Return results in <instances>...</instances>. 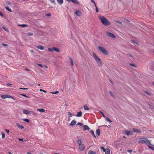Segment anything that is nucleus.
Listing matches in <instances>:
<instances>
[{"instance_id":"1","label":"nucleus","mask_w":154,"mask_h":154,"mask_svg":"<svg viewBox=\"0 0 154 154\" xmlns=\"http://www.w3.org/2000/svg\"><path fill=\"white\" fill-rule=\"evenodd\" d=\"M99 19L101 20L102 23L105 26L109 25L110 24V23L108 20L103 16H100L99 17Z\"/></svg>"},{"instance_id":"2","label":"nucleus","mask_w":154,"mask_h":154,"mask_svg":"<svg viewBox=\"0 0 154 154\" xmlns=\"http://www.w3.org/2000/svg\"><path fill=\"white\" fill-rule=\"evenodd\" d=\"M138 142L140 143L145 144L147 146L151 144L149 140L146 138H140L138 140Z\"/></svg>"},{"instance_id":"3","label":"nucleus","mask_w":154,"mask_h":154,"mask_svg":"<svg viewBox=\"0 0 154 154\" xmlns=\"http://www.w3.org/2000/svg\"><path fill=\"white\" fill-rule=\"evenodd\" d=\"M92 56L97 61L99 66L100 67L102 66L103 65V63L100 59L94 53H93Z\"/></svg>"},{"instance_id":"4","label":"nucleus","mask_w":154,"mask_h":154,"mask_svg":"<svg viewBox=\"0 0 154 154\" xmlns=\"http://www.w3.org/2000/svg\"><path fill=\"white\" fill-rule=\"evenodd\" d=\"M98 48L103 54L107 55L108 54V52L106 50V49L103 47L101 46H98Z\"/></svg>"},{"instance_id":"5","label":"nucleus","mask_w":154,"mask_h":154,"mask_svg":"<svg viewBox=\"0 0 154 154\" xmlns=\"http://www.w3.org/2000/svg\"><path fill=\"white\" fill-rule=\"evenodd\" d=\"M48 50L49 51L51 52H53L54 51H55L57 52H59L60 51V50L59 48L55 47H53L52 48H48Z\"/></svg>"},{"instance_id":"6","label":"nucleus","mask_w":154,"mask_h":154,"mask_svg":"<svg viewBox=\"0 0 154 154\" xmlns=\"http://www.w3.org/2000/svg\"><path fill=\"white\" fill-rule=\"evenodd\" d=\"M106 33L108 35L112 38H116V36L114 34L110 32H107Z\"/></svg>"},{"instance_id":"7","label":"nucleus","mask_w":154,"mask_h":154,"mask_svg":"<svg viewBox=\"0 0 154 154\" xmlns=\"http://www.w3.org/2000/svg\"><path fill=\"white\" fill-rule=\"evenodd\" d=\"M79 148L80 150L82 151L85 149V146L83 144H80L79 145Z\"/></svg>"},{"instance_id":"8","label":"nucleus","mask_w":154,"mask_h":154,"mask_svg":"<svg viewBox=\"0 0 154 154\" xmlns=\"http://www.w3.org/2000/svg\"><path fill=\"white\" fill-rule=\"evenodd\" d=\"M132 130L134 132L137 133H140L141 132V131L136 128H133Z\"/></svg>"},{"instance_id":"9","label":"nucleus","mask_w":154,"mask_h":154,"mask_svg":"<svg viewBox=\"0 0 154 154\" xmlns=\"http://www.w3.org/2000/svg\"><path fill=\"white\" fill-rule=\"evenodd\" d=\"M68 2H72V3L75 4H77L78 2L77 0H66Z\"/></svg>"},{"instance_id":"10","label":"nucleus","mask_w":154,"mask_h":154,"mask_svg":"<svg viewBox=\"0 0 154 154\" xmlns=\"http://www.w3.org/2000/svg\"><path fill=\"white\" fill-rule=\"evenodd\" d=\"M125 132L126 133V134L127 135H129L130 134H132V132L131 131H125Z\"/></svg>"},{"instance_id":"11","label":"nucleus","mask_w":154,"mask_h":154,"mask_svg":"<svg viewBox=\"0 0 154 154\" xmlns=\"http://www.w3.org/2000/svg\"><path fill=\"white\" fill-rule=\"evenodd\" d=\"M83 129L84 131L86 130H89L90 128L87 125H85L83 126Z\"/></svg>"},{"instance_id":"12","label":"nucleus","mask_w":154,"mask_h":154,"mask_svg":"<svg viewBox=\"0 0 154 154\" xmlns=\"http://www.w3.org/2000/svg\"><path fill=\"white\" fill-rule=\"evenodd\" d=\"M16 125L19 128H21V129H23L24 128L23 126L21 125L19 123H16Z\"/></svg>"},{"instance_id":"13","label":"nucleus","mask_w":154,"mask_h":154,"mask_svg":"<svg viewBox=\"0 0 154 154\" xmlns=\"http://www.w3.org/2000/svg\"><path fill=\"white\" fill-rule=\"evenodd\" d=\"M23 112L26 114H30V113L29 111L26 110H23Z\"/></svg>"},{"instance_id":"14","label":"nucleus","mask_w":154,"mask_h":154,"mask_svg":"<svg viewBox=\"0 0 154 154\" xmlns=\"http://www.w3.org/2000/svg\"><path fill=\"white\" fill-rule=\"evenodd\" d=\"M82 112L81 111H80L77 113V114L75 116L76 117H81L82 115Z\"/></svg>"},{"instance_id":"15","label":"nucleus","mask_w":154,"mask_h":154,"mask_svg":"<svg viewBox=\"0 0 154 154\" xmlns=\"http://www.w3.org/2000/svg\"><path fill=\"white\" fill-rule=\"evenodd\" d=\"M37 48H38L40 50H44L45 49L44 47L42 45H39L36 47Z\"/></svg>"},{"instance_id":"16","label":"nucleus","mask_w":154,"mask_h":154,"mask_svg":"<svg viewBox=\"0 0 154 154\" xmlns=\"http://www.w3.org/2000/svg\"><path fill=\"white\" fill-rule=\"evenodd\" d=\"M76 123V122L75 120H72L70 123V125L73 126Z\"/></svg>"},{"instance_id":"17","label":"nucleus","mask_w":154,"mask_h":154,"mask_svg":"<svg viewBox=\"0 0 154 154\" xmlns=\"http://www.w3.org/2000/svg\"><path fill=\"white\" fill-rule=\"evenodd\" d=\"M76 15L78 16H79L81 14V12L79 11H76L75 13Z\"/></svg>"},{"instance_id":"18","label":"nucleus","mask_w":154,"mask_h":154,"mask_svg":"<svg viewBox=\"0 0 154 154\" xmlns=\"http://www.w3.org/2000/svg\"><path fill=\"white\" fill-rule=\"evenodd\" d=\"M104 152H105V154H110V151L109 149L108 148H107L106 150Z\"/></svg>"},{"instance_id":"19","label":"nucleus","mask_w":154,"mask_h":154,"mask_svg":"<svg viewBox=\"0 0 154 154\" xmlns=\"http://www.w3.org/2000/svg\"><path fill=\"white\" fill-rule=\"evenodd\" d=\"M69 60L70 61L71 63V65L72 66H73L74 65V62H73V61L71 57H69Z\"/></svg>"},{"instance_id":"20","label":"nucleus","mask_w":154,"mask_h":154,"mask_svg":"<svg viewBox=\"0 0 154 154\" xmlns=\"http://www.w3.org/2000/svg\"><path fill=\"white\" fill-rule=\"evenodd\" d=\"M100 131L99 129H97L96 131V134H97L98 136H99L100 134Z\"/></svg>"},{"instance_id":"21","label":"nucleus","mask_w":154,"mask_h":154,"mask_svg":"<svg viewBox=\"0 0 154 154\" xmlns=\"http://www.w3.org/2000/svg\"><path fill=\"white\" fill-rule=\"evenodd\" d=\"M37 111H39L40 112H45V110L43 109H38Z\"/></svg>"},{"instance_id":"22","label":"nucleus","mask_w":154,"mask_h":154,"mask_svg":"<svg viewBox=\"0 0 154 154\" xmlns=\"http://www.w3.org/2000/svg\"><path fill=\"white\" fill-rule=\"evenodd\" d=\"M57 1L59 4L60 5L63 4V0H57Z\"/></svg>"},{"instance_id":"23","label":"nucleus","mask_w":154,"mask_h":154,"mask_svg":"<svg viewBox=\"0 0 154 154\" xmlns=\"http://www.w3.org/2000/svg\"><path fill=\"white\" fill-rule=\"evenodd\" d=\"M8 95L6 94H5L4 95H2L1 96V97L3 99H5L7 98H8Z\"/></svg>"},{"instance_id":"24","label":"nucleus","mask_w":154,"mask_h":154,"mask_svg":"<svg viewBox=\"0 0 154 154\" xmlns=\"http://www.w3.org/2000/svg\"><path fill=\"white\" fill-rule=\"evenodd\" d=\"M1 134L2 135V139H4L5 137V135L4 132H1Z\"/></svg>"},{"instance_id":"25","label":"nucleus","mask_w":154,"mask_h":154,"mask_svg":"<svg viewBox=\"0 0 154 154\" xmlns=\"http://www.w3.org/2000/svg\"><path fill=\"white\" fill-rule=\"evenodd\" d=\"M90 132H91V134L94 137L96 138V137L94 134V131L93 130H91L90 131Z\"/></svg>"},{"instance_id":"26","label":"nucleus","mask_w":154,"mask_h":154,"mask_svg":"<svg viewBox=\"0 0 154 154\" xmlns=\"http://www.w3.org/2000/svg\"><path fill=\"white\" fill-rule=\"evenodd\" d=\"M84 108L85 110H88L89 109V108H88L86 105H85L84 106Z\"/></svg>"},{"instance_id":"27","label":"nucleus","mask_w":154,"mask_h":154,"mask_svg":"<svg viewBox=\"0 0 154 154\" xmlns=\"http://www.w3.org/2000/svg\"><path fill=\"white\" fill-rule=\"evenodd\" d=\"M5 8L9 12H12V11L8 7H5Z\"/></svg>"},{"instance_id":"28","label":"nucleus","mask_w":154,"mask_h":154,"mask_svg":"<svg viewBox=\"0 0 154 154\" xmlns=\"http://www.w3.org/2000/svg\"><path fill=\"white\" fill-rule=\"evenodd\" d=\"M105 119L106 120H107L108 122H112V121L110 120V119H109L107 117H106L105 118Z\"/></svg>"},{"instance_id":"29","label":"nucleus","mask_w":154,"mask_h":154,"mask_svg":"<svg viewBox=\"0 0 154 154\" xmlns=\"http://www.w3.org/2000/svg\"><path fill=\"white\" fill-rule=\"evenodd\" d=\"M88 154H96V153L95 152L91 150L89 151Z\"/></svg>"},{"instance_id":"30","label":"nucleus","mask_w":154,"mask_h":154,"mask_svg":"<svg viewBox=\"0 0 154 154\" xmlns=\"http://www.w3.org/2000/svg\"><path fill=\"white\" fill-rule=\"evenodd\" d=\"M23 120L26 122H29V120L28 119H23Z\"/></svg>"},{"instance_id":"31","label":"nucleus","mask_w":154,"mask_h":154,"mask_svg":"<svg viewBox=\"0 0 154 154\" xmlns=\"http://www.w3.org/2000/svg\"><path fill=\"white\" fill-rule=\"evenodd\" d=\"M58 93H59V92H58V91H55V92H51V93L52 94H58Z\"/></svg>"},{"instance_id":"32","label":"nucleus","mask_w":154,"mask_h":154,"mask_svg":"<svg viewBox=\"0 0 154 154\" xmlns=\"http://www.w3.org/2000/svg\"><path fill=\"white\" fill-rule=\"evenodd\" d=\"M77 142L79 144V145H80V144H82V141H81V140H77Z\"/></svg>"},{"instance_id":"33","label":"nucleus","mask_w":154,"mask_h":154,"mask_svg":"<svg viewBox=\"0 0 154 154\" xmlns=\"http://www.w3.org/2000/svg\"><path fill=\"white\" fill-rule=\"evenodd\" d=\"M19 26H21L23 27H24L27 26V25L26 24H20L19 25Z\"/></svg>"},{"instance_id":"34","label":"nucleus","mask_w":154,"mask_h":154,"mask_svg":"<svg viewBox=\"0 0 154 154\" xmlns=\"http://www.w3.org/2000/svg\"><path fill=\"white\" fill-rule=\"evenodd\" d=\"M100 148H101V149H103V150L104 152L105 151H106V149H105L104 148V147H103V146H101L100 147Z\"/></svg>"},{"instance_id":"35","label":"nucleus","mask_w":154,"mask_h":154,"mask_svg":"<svg viewBox=\"0 0 154 154\" xmlns=\"http://www.w3.org/2000/svg\"><path fill=\"white\" fill-rule=\"evenodd\" d=\"M147 146L150 149H152V150H154V147H153L152 146H149V145H148V146Z\"/></svg>"},{"instance_id":"36","label":"nucleus","mask_w":154,"mask_h":154,"mask_svg":"<svg viewBox=\"0 0 154 154\" xmlns=\"http://www.w3.org/2000/svg\"><path fill=\"white\" fill-rule=\"evenodd\" d=\"M38 65L40 67L42 68H44V66L42 64H38Z\"/></svg>"},{"instance_id":"37","label":"nucleus","mask_w":154,"mask_h":154,"mask_svg":"<svg viewBox=\"0 0 154 154\" xmlns=\"http://www.w3.org/2000/svg\"><path fill=\"white\" fill-rule=\"evenodd\" d=\"M100 112L101 114L102 115V116L103 117L105 118L106 117H105V115L104 113L101 111H100Z\"/></svg>"},{"instance_id":"38","label":"nucleus","mask_w":154,"mask_h":154,"mask_svg":"<svg viewBox=\"0 0 154 154\" xmlns=\"http://www.w3.org/2000/svg\"><path fill=\"white\" fill-rule=\"evenodd\" d=\"M109 93L112 96H114V94L111 91H109Z\"/></svg>"},{"instance_id":"39","label":"nucleus","mask_w":154,"mask_h":154,"mask_svg":"<svg viewBox=\"0 0 154 154\" xmlns=\"http://www.w3.org/2000/svg\"><path fill=\"white\" fill-rule=\"evenodd\" d=\"M27 35L29 36H32L33 35V34L31 32H29L27 34Z\"/></svg>"},{"instance_id":"40","label":"nucleus","mask_w":154,"mask_h":154,"mask_svg":"<svg viewBox=\"0 0 154 154\" xmlns=\"http://www.w3.org/2000/svg\"><path fill=\"white\" fill-rule=\"evenodd\" d=\"M77 125H80V126H83V123L81 122H78L77 123Z\"/></svg>"},{"instance_id":"41","label":"nucleus","mask_w":154,"mask_h":154,"mask_svg":"<svg viewBox=\"0 0 154 154\" xmlns=\"http://www.w3.org/2000/svg\"><path fill=\"white\" fill-rule=\"evenodd\" d=\"M95 8H96V12L97 13V12H98V11H99V10L98 9V8L97 6V5H95Z\"/></svg>"},{"instance_id":"42","label":"nucleus","mask_w":154,"mask_h":154,"mask_svg":"<svg viewBox=\"0 0 154 154\" xmlns=\"http://www.w3.org/2000/svg\"><path fill=\"white\" fill-rule=\"evenodd\" d=\"M68 115L70 117L72 116V114L70 112H68Z\"/></svg>"},{"instance_id":"43","label":"nucleus","mask_w":154,"mask_h":154,"mask_svg":"<svg viewBox=\"0 0 154 154\" xmlns=\"http://www.w3.org/2000/svg\"><path fill=\"white\" fill-rule=\"evenodd\" d=\"M6 3L8 5H11L10 2L8 1H7L6 2Z\"/></svg>"},{"instance_id":"44","label":"nucleus","mask_w":154,"mask_h":154,"mask_svg":"<svg viewBox=\"0 0 154 154\" xmlns=\"http://www.w3.org/2000/svg\"><path fill=\"white\" fill-rule=\"evenodd\" d=\"M39 91H43V92H44L45 93H46L47 92L46 91H45V90H42V89H40L39 90Z\"/></svg>"},{"instance_id":"45","label":"nucleus","mask_w":154,"mask_h":154,"mask_svg":"<svg viewBox=\"0 0 154 154\" xmlns=\"http://www.w3.org/2000/svg\"><path fill=\"white\" fill-rule=\"evenodd\" d=\"M116 22H117V23L120 24H122V22H121V21H116Z\"/></svg>"},{"instance_id":"46","label":"nucleus","mask_w":154,"mask_h":154,"mask_svg":"<svg viewBox=\"0 0 154 154\" xmlns=\"http://www.w3.org/2000/svg\"><path fill=\"white\" fill-rule=\"evenodd\" d=\"M50 1L52 3H54L55 4V0H50Z\"/></svg>"},{"instance_id":"47","label":"nucleus","mask_w":154,"mask_h":154,"mask_svg":"<svg viewBox=\"0 0 154 154\" xmlns=\"http://www.w3.org/2000/svg\"><path fill=\"white\" fill-rule=\"evenodd\" d=\"M131 41L132 42L134 43V44H137V42H136V41H134V40H131Z\"/></svg>"},{"instance_id":"48","label":"nucleus","mask_w":154,"mask_h":154,"mask_svg":"<svg viewBox=\"0 0 154 154\" xmlns=\"http://www.w3.org/2000/svg\"><path fill=\"white\" fill-rule=\"evenodd\" d=\"M144 92H145V93L146 94H147L148 95H150H150H151V94H149V93H148V92H147V91H144Z\"/></svg>"},{"instance_id":"49","label":"nucleus","mask_w":154,"mask_h":154,"mask_svg":"<svg viewBox=\"0 0 154 154\" xmlns=\"http://www.w3.org/2000/svg\"><path fill=\"white\" fill-rule=\"evenodd\" d=\"M2 45L3 46H8L7 44L5 43H2Z\"/></svg>"},{"instance_id":"50","label":"nucleus","mask_w":154,"mask_h":154,"mask_svg":"<svg viewBox=\"0 0 154 154\" xmlns=\"http://www.w3.org/2000/svg\"><path fill=\"white\" fill-rule=\"evenodd\" d=\"M46 15L48 17H50L51 15V14L50 13L47 14H46Z\"/></svg>"},{"instance_id":"51","label":"nucleus","mask_w":154,"mask_h":154,"mask_svg":"<svg viewBox=\"0 0 154 154\" xmlns=\"http://www.w3.org/2000/svg\"><path fill=\"white\" fill-rule=\"evenodd\" d=\"M21 95L23 96H24V97H28V96H26L25 94H21Z\"/></svg>"},{"instance_id":"52","label":"nucleus","mask_w":154,"mask_h":154,"mask_svg":"<svg viewBox=\"0 0 154 154\" xmlns=\"http://www.w3.org/2000/svg\"><path fill=\"white\" fill-rule=\"evenodd\" d=\"M91 1L92 2H93L94 3L95 5H96V4L95 2H94V0H91Z\"/></svg>"},{"instance_id":"53","label":"nucleus","mask_w":154,"mask_h":154,"mask_svg":"<svg viewBox=\"0 0 154 154\" xmlns=\"http://www.w3.org/2000/svg\"><path fill=\"white\" fill-rule=\"evenodd\" d=\"M20 89H28V88H20Z\"/></svg>"},{"instance_id":"54","label":"nucleus","mask_w":154,"mask_h":154,"mask_svg":"<svg viewBox=\"0 0 154 154\" xmlns=\"http://www.w3.org/2000/svg\"><path fill=\"white\" fill-rule=\"evenodd\" d=\"M3 29L5 30V31H7V28H6L5 27H3Z\"/></svg>"},{"instance_id":"55","label":"nucleus","mask_w":154,"mask_h":154,"mask_svg":"<svg viewBox=\"0 0 154 154\" xmlns=\"http://www.w3.org/2000/svg\"><path fill=\"white\" fill-rule=\"evenodd\" d=\"M0 15L2 17H3V14H2V13L1 12V11H0Z\"/></svg>"},{"instance_id":"56","label":"nucleus","mask_w":154,"mask_h":154,"mask_svg":"<svg viewBox=\"0 0 154 154\" xmlns=\"http://www.w3.org/2000/svg\"><path fill=\"white\" fill-rule=\"evenodd\" d=\"M128 152L129 153L131 152L132 151L131 150H128Z\"/></svg>"},{"instance_id":"57","label":"nucleus","mask_w":154,"mask_h":154,"mask_svg":"<svg viewBox=\"0 0 154 154\" xmlns=\"http://www.w3.org/2000/svg\"><path fill=\"white\" fill-rule=\"evenodd\" d=\"M24 69L26 71H29V70L26 68H25Z\"/></svg>"},{"instance_id":"58","label":"nucleus","mask_w":154,"mask_h":154,"mask_svg":"<svg viewBox=\"0 0 154 154\" xmlns=\"http://www.w3.org/2000/svg\"><path fill=\"white\" fill-rule=\"evenodd\" d=\"M130 65L131 66H133L134 67H135L136 66L135 65H134V64H132V63H131L130 64Z\"/></svg>"},{"instance_id":"59","label":"nucleus","mask_w":154,"mask_h":154,"mask_svg":"<svg viewBox=\"0 0 154 154\" xmlns=\"http://www.w3.org/2000/svg\"><path fill=\"white\" fill-rule=\"evenodd\" d=\"M5 131H6V132L7 133H9V130H8V129H5Z\"/></svg>"},{"instance_id":"60","label":"nucleus","mask_w":154,"mask_h":154,"mask_svg":"<svg viewBox=\"0 0 154 154\" xmlns=\"http://www.w3.org/2000/svg\"><path fill=\"white\" fill-rule=\"evenodd\" d=\"M8 98H12V97L11 96H9V95H8Z\"/></svg>"},{"instance_id":"61","label":"nucleus","mask_w":154,"mask_h":154,"mask_svg":"<svg viewBox=\"0 0 154 154\" xmlns=\"http://www.w3.org/2000/svg\"><path fill=\"white\" fill-rule=\"evenodd\" d=\"M18 140H20V141H23V139H21V138H18Z\"/></svg>"},{"instance_id":"62","label":"nucleus","mask_w":154,"mask_h":154,"mask_svg":"<svg viewBox=\"0 0 154 154\" xmlns=\"http://www.w3.org/2000/svg\"><path fill=\"white\" fill-rule=\"evenodd\" d=\"M30 51H31V52H32V53H33V52H34L32 50H31Z\"/></svg>"},{"instance_id":"63","label":"nucleus","mask_w":154,"mask_h":154,"mask_svg":"<svg viewBox=\"0 0 154 154\" xmlns=\"http://www.w3.org/2000/svg\"><path fill=\"white\" fill-rule=\"evenodd\" d=\"M129 56L131 57H132V55L131 54H129Z\"/></svg>"},{"instance_id":"64","label":"nucleus","mask_w":154,"mask_h":154,"mask_svg":"<svg viewBox=\"0 0 154 154\" xmlns=\"http://www.w3.org/2000/svg\"><path fill=\"white\" fill-rule=\"evenodd\" d=\"M27 154H31V153L30 152H27Z\"/></svg>"}]
</instances>
